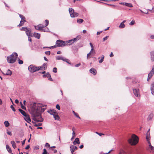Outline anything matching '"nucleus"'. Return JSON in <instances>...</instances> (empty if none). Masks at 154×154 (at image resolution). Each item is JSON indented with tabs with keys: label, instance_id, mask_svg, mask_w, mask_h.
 I'll return each instance as SVG.
<instances>
[{
	"label": "nucleus",
	"instance_id": "0e129e2a",
	"mask_svg": "<svg viewBox=\"0 0 154 154\" xmlns=\"http://www.w3.org/2000/svg\"><path fill=\"white\" fill-rule=\"evenodd\" d=\"M103 61V59H101L99 60V63H101Z\"/></svg>",
	"mask_w": 154,
	"mask_h": 154
},
{
	"label": "nucleus",
	"instance_id": "a211bd4d",
	"mask_svg": "<svg viewBox=\"0 0 154 154\" xmlns=\"http://www.w3.org/2000/svg\"><path fill=\"white\" fill-rule=\"evenodd\" d=\"M26 33L28 36H31L32 37V35L31 33V29H28L27 30L26 32Z\"/></svg>",
	"mask_w": 154,
	"mask_h": 154
},
{
	"label": "nucleus",
	"instance_id": "aec40b11",
	"mask_svg": "<svg viewBox=\"0 0 154 154\" xmlns=\"http://www.w3.org/2000/svg\"><path fill=\"white\" fill-rule=\"evenodd\" d=\"M24 116L25 117L24 119L26 122L28 123H29V122H31V119L29 116L27 114H26L25 116Z\"/></svg>",
	"mask_w": 154,
	"mask_h": 154
},
{
	"label": "nucleus",
	"instance_id": "2eb2a0df",
	"mask_svg": "<svg viewBox=\"0 0 154 154\" xmlns=\"http://www.w3.org/2000/svg\"><path fill=\"white\" fill-rule=\"evenodd\" d=\"M47 64L46 63H44L42 66H38L39 67H40V70H42L43 69L44 70L46 69L47 68Z\"/></svg>",
	"mask_w": 154,
	"mask_h": 154
},
{
	"label": "nucleus",
	"instance_id": "dca6fc26",
	"mask_svg": "<svg viewBox=\"0 0 154 154\" xmlns=\"http://www.w3.org/2000/svg\"><path fill=\"white\" fill-rule=\"evenodd\" d=\"M150 89L152 94L154 95V82L151 84Z\"/></svg>",
	"mask_w": 154,
	"mask_h": 154
},
{
	"label": "nucleus",
	"instance_id": "412c9836",
	"mask_svg": "<svg viewBox=\"0 0 154 154\" xmlns=\"http://www.w3.org/2000/svg\"><path fill=\"white\" fill-rule=\"evenodd\" d=\"M80 143L79 139L78 138L75 139V140L73 142V144L74 145H75L76 144H79Z\"/></svg>",
	"mask_w": 154,
	"mask_h": 154
},
{
	"label": "nucleus",
	"instance_id": "20e7f679",
	"mask_svg": "<svg viewBox=\"0 0 154 154\" xmlns=\"http://www.w3.org/2000/svg\"><path fill=\"white\" fill-rule=\"evenodd\" d=\"M40 67L33 65H30L28 67L29 71L31 72H34L40 70Z\"/></svg>",
	"mask_w": 154,
	"mask_h": 154
},
{
	"label": "nucleus",
	"instance_id": "0eeeda50",
	"mask_svg": "<svg viewBox=\"0 0 154 154\" xmlns=\"http://www.w3.org/2000/svg\"><path fill=\"white\" fill-rule=\"evenodd\" d=\"M56 58L57 60H62L63 61L66 62L69 64H71V63L69 59H66V58L62 56H57L56 57Z\"/></svg>",
	"mask_w": 154,
	"mask_h": 154
},
{
	"label": "nucleus",
	"instance_id": "2f4dec72",
	"mask_svg": "<svg viewBox=\"0 0 154 154\" xmlns=\"http://www.w3.org/2000/svg\"><path fill=\"white\" fill-rule=\"evenodd\" d=\"M125 5L129 7H133V5L131 4V3H125Z\"/></svg>",
	"mask_w": 154,
	"mask_h": 154
},
{
	"label": "nucleus",
	"instance_id": "4be33fe9",
	"mask_svg": "<svg viewBox=\"0 0 154 154\" xmlns=\"http://www.w3.org/2000/svg\"><path fill=\"white\" fill-rule=\"evenodd\" d=\"M151 60L152 61H154V51H152L150 53Z\"/></svg>",
	"mask_w": 154,
	"mask_h": 154
},
{
	"label": "nucleus",
	"instance_id": "79ce46f5",
	"mask_svg": "<svg viewBox=\"0 0 154 154\" xmlns=\"http://www.w3.org/2000/svg\"><path fill=\"white\" fill-rule=\"evenodd\" d=\"M90 45L91 46V51H93V50H94V47H93V45L91 43H90Z\"/></svg>",
	"mask_w": 154,
	"mask_h": 154
},
{
	"label": "nucleus",
	"instance_id": "a19ab883",
	"mask_svg": "<svg viewBox=\"0 0 154 154\" xmlns=\"http://www.w3.org/2000/svg\"><path fill=\"white\" fill-rule=\"evenodd\" d=\"M56 47H57V45H54L53 46H51V47H43V48H50V49H51V48H55Z\"/></svg>",
	"mask_w": 154,
	"mask_h": 154
},
{
	"label": "nucleus",
	"instance_id": "5701e85b",
	"mask_svg": "<svg viewBox=\"0 0 154 154\" xmlns=\"http://www.w3.org/2000/svg\"><path fill=\"white\" fill-rule=\"evenodd\" d=\"M39 27L38 28V29H39V30L41 31L45 32V31L43 29L44 27V26L43 25L41 24H39Z\"/></svg>",
	"mask_w": 154,
	"mask_h": 154
},
{
	"label": "nucleus",
	"instance_id": "9d476101",
	"mask_svg": "<svg viewBox=\"0 0 154 154\" xmlns=\"http://www.w3.org/2000/svg\"><path fill=\"white\" fill-rule=\"evenodd\" d=\"M133 93L135 96L137 97H138L140 96V94L138 89L136 88L133 89Z\"/></svg>",
	"mask_w": 154,
	"mask_h": 154
},
{
	"label": "nucleus",
	"instance_id": "37998d69",
	"mask_svg": "<svg viewBox=\"0 0 154 154\" xmlns=\"http://www.w3.org/2000/svg\"><path fill=\"white\" fill-rule=\"evenodd\" d=\"M18 63L20 64H22L23 63V60H20L19 59L18 60Z\"/></svg>",
	"mask_w": 154,
	"mask_h": 154
},
{
	"label": "nucleus",
	"instance_id": "c9c22d12",
	"mask_svg": "<svg viewBox=\"0 0 154 154\" xmlns=\"http://www.w3.org/2000/svg\"><path fill=\"white\" fill-rule=\"evenodd\" d=\"M20 104L21 106V108L24 110H26V107L25 106V105H23L22 103L21 102H20Z\"/></svg>",
	"mask_w": 154,
	"mask_h": 154
},
{
	"label": "nucleus",
	"instance_id": "7ed1b4c3",
	"mask_svg": "<svg viewBox=\"0 0 154 154\" xmlns=\"http://www.w3.org/2000/svg\"><path fill=\"white\" fill-rule=\"evenodd\" d=\"M129 143L131 145H135L138 142V138L135 134L132 135L131 138L128 140Z\"/></svg>",
	"mask_w": 154,
	"mask_h": 154
},
{
	"label": "nucleus",
	"instance_id": "f03ea898",
	"mask_svg": "<svg viewBox=\"0 0 154 154\" xmlns=\"http://www.w3.org/2000/svg\"><path fill=\"white\" fill-rule=\"evenodd\" d=\"M18 55L16 52L13 53L11 55L7 57L8 62L10 63H13L16 61Z\"/></svg>",
	"mask_w": 154,
	"mask_h": 154
},
{
	"label": "nucleus",
	"instance_id": "58836bf2",
	"mask_svg": "<svg viewBox=\"0 0 154 154\" xmlns=\"http://www.w3.org/2000/svg\"><path fill=\"white\" fill-rule=\"evenodd\" d=\"M45 26H48L49 24V21L48 20H45Z\"/></svg>",
	"mask_w": 154,
	"mask_h": 154
},
{
	"label": "nucleus",
	"instance_id": "6e6552de",
	"mask_svg": "<svg viewBox=\"0 0 154 154\" xmlns=\"http://www.w3.org/2000/svg\"><path fill=\"white\" fill-rule=\"evenodd\" d=\"M56 44L57 47H63L65 46L64 42L59 40L57 41Z\"/></svg>",
	"mask_w": 154,
	"mask_h": 154
},
{
	"label": "nucleus",
	"instance_id": "c03bdc74",
	"mask_svg": "<svg viewBox=\"0 0 154 154\" xmlns=\"http://www.w3.org/2000/svg\"><path fill=\"white\" fill-rule=\"evenodd\" d=\"M75 133L74 132V131H73V132H72V136L71 139V140H72L74 139V137L75 136Z\"/></svg>",
	"mask_w": 154,
	"mask_h": 154
},
{
	"label": "nucleus",
	"instance_id": "6e6d98bb",
	"mask_svg": "<svg viewBox=\"0 0 154 154\" xmlns=\"http://www.w3.org/2000/svg\"><path fill=\"white\" fill-rule=\"evenodd\" d=\"M7 133L10 136H11L12 135L11 132V131H7Z\"/></svg>",
	"mask_w": 154,
	"mask_h": 154
},
{
	"label": "nucleus",
	"instance_id": "bb28decb",
	"mask_svg": "<svg viewBox=\"0 0 154 154\" xmlns=\"http://www.w3.org/2000/svg\"><path fill=\"white\" fill-rule=\"evenodd\" d=\"M54 116V119L55 120H59V119L60 118V117L59 116H58L57 113V112L55 113L54 115H53Z\"/></svg>",
	"mask_w": 154,
	"mask_h": 154
},
{
	"label": "nucleus",
	"instance_id": "e433bc0d",
	"mask_svg": "<svg viewBox=\"0 0 154 154\" xmlns=\"http://www.w3.org/2000/svg\"><path fill=\"white\" fill-rule=\"evenodd\" d=\"M19 15L21 19V20H25V18L24 16L19 14Z\"/></svg>",
	"mask_w": 154,
	"mask_h": 154
},
{
	"label": "nucleus",
	"instance_id": "9b49d317",
	"mask_svg": "<svg viewBox=\"0 0 154 154\" xmlns=\"http://www.w3.org/2000/svg\"><path fill=\"white\" fill-rule=\"evenodd\" d=\"M70 148L71 153L73 154L74 151L78 149V147L72 145L70 146Z\"/></svg>",
	"mask_w": 154,
	"mask_h": 154
},
{
	"label": "nucleus",
	"instance_id": "49530a36",
	"mask_svg": "<svg viewBox=\"0 0 154 154\" xmlns=\"http://www.w3.org/2000/svg\"><path fill=\"white\" fill-rule=\"evenodd\" d=\"M68 42L69 43V45H71L73 43V42H72V39L68 41Z\"/></svg>",
	"mask_w": 154,
	"mask_h": 154
},
{
	"label": "nucleus",
	"instance_id": "b1692460",
	"mask_svg": "<svg viewBox=\"0 0 154 154\" xmlns=\"http://www.w3.org/2000/svg\"><path fill=\"white\" fill-rule=\"evenodd\" d=\"M6 148L8 150V152L10 153L13 154L12 153V151L11 149V148L8 145H6Z\"/></svg>",
	"mask_w": 154,
	"mask_h": 154
},
{
	"label": "nucleus",
	"instance_id": "774afa93",
	"mask_svg": "<svg viewBox=\"0 0 154 154\" xmlns=\"http://www.w3.org/2000/svg\"><path fill=\"white\" fill-rule=\"evenodd\" d=\"M113 56H114V55L112 52H111L109 55V56L110 57H113Z\"/></svg>",
	"mask_w": 154,
	"mask_h": 154
},
{
	"label": "nucleus",
	"instance_id": "e2e57ef3",
	"mask_svg": "<svg viewBox=\"0 0 154 154\" xmlns=\"http://www.w3.org/2000/svg\"><path fill=\"white\" fill-rule=\"evenodd\" d=\"M30 147L29 145H28L25 148V149H29Z\"/></svg>",
	"mask_w": 154,
	"mask_h": 154
},
{
	"label": "nucleus",
	"instance_id": "f257e3e1",
	"mask_svg": "<svg viewBox=\"0 0 154 154\" xmlns=\"http://www.w3.org/2000/svg\"><path fill=\"white\" fill-rule=\"evenodd\" d=\"M46 105H43L39 103H34L31 108L32 114L34 117V120L35 122H41L43 121V119L41 116V112H43L46 108L43 107L46 106Z\"/></svg>",
	"mask_w": 154,
	"mask_h": 154
},
{
	"label": "nucleus",
	"instance_id": "f8f14e48",
	"mask_svg": "<svg viewBox=\"0 0 154 154\" xmlns=\"http://www.w3.org/2000/svg\"><path fill=\"white\" fill-rule=\"evenodd\" d=\"M48 112L51 115H54L57 112L54 109H50L48 111Z\"/></svg>",
	"mask_w": 154,
	"mask_h": 154
},
{
	"label": "nucleus",
	"instance_id": "a878e982",
	"mask_svg": "<svg viewBox=\"0 0 154 154\" xmlns=\"http://www.w3.org/2000/svg\"><path fill=\"white\" fill-rule=\"evenodd\" d=\"M18 110L24 116H25L27 114L24 111L20 108L18 109Z\"/></svg>",
	"mask_w": 154,
	"mask_h": 154
},
{
	"label": "nucleus",
	"instance_id": "cd10ccee",
	"mask_svg": "<svg viewBox=\"0 0 154 154\" xmlns=\"http://www.w3.org/2000/svg\"><path fill=\"white\" fill-rule=\"evenodd\" d=\"M25 22H26L25 20H21L20 24L17 26L20 27V26H23Z\"/></svg>",
	"mask_w": 154,
	"mask_h": 154
},
{
	"label": "nucleus",
	"instance_id": "052dcab7",
	"mask_svg": "<svg viewBox=\"0 0 154 154\" xmlns=\"http://www.w3.org/2000/svg\"><path fill=\"white\" fill-rule=\"evenodd\" d=\"M81 65V64L80 63H78L77 64L75 65V66L76 67H78Z\"/></svg>",
	"mask_w": 154,
	"mask_h": 154
},
{
	"label": "nucleus",
	"instance_id": "39448f33",
	"mask_svg": "<svg viewBox=\"0 0 154 154\" xmlns=\"http://www.w3.org/2000/svg\"><path fill=\"white\" fill-rule=\"evenodd\" d=\"M149 130L150 129H149L148 131L147 132L146 134V138L147 140V141L148 142L149 145V148H150L152 150H153L154 149V147L153 146H152L150 142V133H149Z\"/></svg>",
	"mask_w": 154,
	"mask_h": 154
},
{
	"label": "nucleus",
	"instance_id": "4468645a",
	"mask_svg": "<svg viewBox=\"0 0 154 154\" xmlns=\"http://www.w3.org/2000/svg\"><path fill=\"white\" fill-rule=\"evenodd\" d=\"M32 36H33L39 39L40 37V34L36 32H34L32 35Z\"/></svg>",
	"mask_w": 154,
	"mask_h": 154
},
{
	"label": "nucleus",
	"instance_id": "338daca9",
	"mask_svg": "<svg viewBox=\"0 0 154 154\" xmlns=\"http://www.w3.org/2000/svg\"><path fill=\"white\" fill-rule=\"evenodd\" d=\"M15 102L16 103H19V100L17 99H16L15 100Z\"/></svg>",
	"mask_w": 154,
	"mask_h": 154
},
{
	"label": "nucleus",
	"instance_id": "69168bd1",
	"mask_svg": "<svg viewBox=\"0 0 154 154\" xmlns=\"http://www.w3.org/2000/svg\"><path fill=\"white\" fill-rule=\"evenodd\" d=\"M26 140V139H25L22 142V145H23L25 144Z\"/></svg>",
	"mask_w": 154,
	"mask_h": 154
},
{
	"label": "nucleus",
	"instance_id": "de8ad7c7",
	"mask_svg": "<svg viewBox=\"0 0 154 154\" xmlns=\"http://www.w3.org/2000/svg\"><path fill=\"white\" fill-rule=\"evenodd\" d=\"M53 72L55 73L57 72V69L56 67L54 68L53 69Z\"/></svg>",
	"mask_w": 154,
	"mask_h": 154
},
{
	"label": "nucleus",
	"instance_id": "a18cd8bd",
	"mask_svg": "<svg viewBox=\"0 0 154 154\" xmlns=\"http://www.w3.org/2000/svg\"><path fill=\"white\" fill-rule=\"evenodd\" d=\"M42 154H47V152L46 150L45 149H43V152Z\"/></svg>",
	"mask_w": 154,
	"mask_h": 154
},
{
	"label": "nucleus",
	"instance_id": "c756f323",
	"mask_svg": "<svg viewBox=\"0 0 154 154\" xmlns=\"http://www.w3.org/2000/svg\"><path fill=\"white\" fill-rule=\"evenodd\" d=\"M125 27V25L123 23H121L119 26V27L121 29L124 28Z\"/></svg>",
	"mask_w": 154,
	"mask_h": 154
},
{
	"label": "nucleus",
	"instance_id": "72a5a7b5",
	"mask_svg": "<svg viewBox=\"0 0 154 154\" xmlns=\"http://www.w3.org/2000/svg\"><path fill=\"white\" fill-rule=\"evenodd\" d=\"M4 124L6 127H8L10 125V124L8 121H5L4 122Z\"/></svg>",
	"mask_w": 154,
	"mask_h": 154
},
{
	"label": "nucleus",
	"instance_id": "ddd939ff",
	"mask_svg": "<svg viewBox=\"0 0 154 154\" xmlns=\"http://www.w3.org/2000/svg\"><path fill=\"white\" fill-rule=\"evenodd\" d=\"M154 74V71L152 70V69L150 71L148 75V81L149 80V79H150L152 77V76Z\"/></svg>",
	"mask_w": 154,
	"mask_h": 154
},
{
	"label": "nucleus",
	"instance_id": "3c124183",
	"mask_svg": "<svg viewBox=\"0 0 154 154\" xmlns=\"http://www.w3.org/2000/svg\"><path fill=\"white\" fill-rule=\"evenodd\" d=\"M56 108L58 110H60V106L59 104H57L56 105Z\"/></svg>",
	"mask_w": 154,
	"mask_h": 154
},
{
	"label": "nucleus",
	"instance_id": "f704fd0d",
	"mask_svg": "<svg viewBox=\"0 0 154 154\" xmlns=\"http://www.w3.org/2000/svg\"><path fill=\"white\" fill-rule=\"evenodd\" d=\"M34 126H41L42 124L40 123H36L35 122L34 123Z\"/></svg>",
	"mask_w": 154,
	"mask_h": 154
},
{
	"label": "nucleus",
	"instance_id": "680f3d73",
	"mask_svg": "<svg viewBox=\"0 0 154 154\" xmlns=\"http://www.w3.org/2000/svg\"><path fill=\"white\" fill-rule=\"evenodd\" d=\"M30 36H28V41H29L31 42L32 41V40L31 39V38H30Z\"/></svg>",
	"mask_w": 154,
	"mask_h": 154
},
{
	"label": "nucleus",
	"instance_id": "f3484780",
	"mask_svg": "<svg viewBox=\"0 0 154 154\" xmlns=\"http://www.w3.org/2000/svg\"><path fill=\"white\" fill-rule=\"evenodd\" d=\"M90 72L93 74L94 75H96L97 73V71L94 68H92L91 69L89 70Z\"/></svg>",
	"mask_w": 154,
	"mask_h": 154
},
{
	"label": "nucleus",
	"instance_id": "864d4df0",
	"mask_svg": "<svg viewBox=\"0 0 154 154\" xmlns=\"http://www.w3.org/2000/svg\"><path fill=\"white\" fill-rule=\"evenodd\" d=\"M81 38L80 36H78L75 38L76 41L79 40Z\"/></svg>",
	"mask_w": 154,
	"mask_h": 154
},
{
	"label": "nucleus",
	"instance_id": "6ab92c4d",
	"mask_svg": "<svg viewBox=\"0 0 154 154\" xmlns=\"http://www.w3.org/2000/svg\"><path fill=\"white\" fill-rule=\"evenodd\" d=\"M2 73L4 75H11L12 74V72L10 69H8L6 73H5L2 72Z\"/></svg>",
	"mask_w": 154,
	"mask_h": 154
},
{
	"label": "nucleus",
	"instance_id": "bf43d9fd",
	"mask_svg": "<svg viewBox=\"0 0 154 154\" xmlns=\"http://www.w3.org/2000/svg\"><path fill=\"white\" fill-rule=\"evenodd\" d=\"M108 36H106L104 38H103V41L106 40L108 38Z\"/></svg>",
	"mask_w": 154,
	"mask_h": 154
},
{
	"label": "nucleus",
	"instance_id": "4c0bfd02",
	"mask_svg": "<svg viewBox=\"0 0 154 154\" xmlns=\"http://www.w3.org/2000/svg\"><path fill=\"white\" fill-rule=\"evenodd\" d=\"M27 29L28 28L27 27H23L20 29V30L24 31L26 32V30H27Z\"/></svg>",
	"mask_w": 154,
	"mask_h": 154
},
{
	"label": "nucleus",
	"instance_id": "393cba45",
	"mask_svg": "<svg viewBox=\"0 0 154 154\" xmlns=\"http://www.w3.org/2000/svg\"><path fill=\"white\" fill-rule=\"evenodd\" d=\"M119 154H129V153L121 149L120 150Z\"/></svg>",
	"mask_w": 154,
	"mask_h": 154
},
{
	"label": "nucleus",
	"instance_id": "13d9d810",
	"mask_svg": "<svg viewBox=\"0 0 154 154\" xmlns=\"http://www.w3.org/2000/svg\"><path fill=\"white\" fill-rule=\"evenodd\" d=\"M45 146L47 147H50V145L48 143H46L45 144Z\"/></svg>",
	"mask_w": 154,
	"mask_h": 154
},
{
	"label": "nucleus",
	"instance_id": "7c9ffc66",
	"mask_svg": "<svg viewBox=\"0 0 154 154\" xmlns=\"http://www.w3.org/2000/svg\"><path fill=\"white\" fill-rule=\"evenodd\" d=\"M11 143L12 144L13 148L15 149L16 147V145L15 142L14 141H11Z\"/></svg>",
	"mask_w": 154,
	"mask_h": 154
},
{
	"label": "nucleus",
	"instance_id": "1a4fd4ad",
	"mask_svg": "<svg viewBox=\"0 0 154 154\" xmlns=\"http://www.w3.org/2000/svg\"><path fill=\"white\" fill-rule=\"evenodd\" d=\"M43 77H47L48 78V79L51 81H53V80L51 78V75L49 72L46 73L45 74L43 75Z\"/></svg>",
	"mask_w": 154,
	"mask_h": 154
},
{
	"label": "nucleus",
	"instance_id": "ea45409f",
	"mask_svg": "<svg viewBox=\"0 0 154 154\" xmlns=\"http://www.w3.org/2000/svg\"><path fill=\"white\" fill-rule=\"evenodd\" d=\"M92 52V51H90V52L87 54V59H88L89 58H90V57H89V56L90 55V54H91V53Z\"/></svg>",
	"mask_w": 154,
	"mask_h": 154
},
{
	"label": "nucleus",
	"instance_id": "c85d7f7f",
	"mask_svg": "<svg viewBox=\"0 0 154 154\" xmlns=\"http://www.w3.org/2000/svg\"><path fill=\"white\" fill-rule=\"evenodd\" d=\"M153 115L152 113H150L148 116L147 119L148 121L151 120L153 117Z\"/></svg>",
	"mask_w": 154,
	"mask_h": 154
},
{
	"label": "nucleus",
	"instance_id": "09e8293b",
	"mask_svg": "<svg viewBox=\"0 0 154 154\" xmlns=\"http://www.w3.org/2000/svg\"><path fill=\"white\" fill-rule=\"evenodd\" d=\"M10 107L14 112H15L16 111L15 109L12 105H11Z\"/></svg>",
	"mask_w": 154,
	"mask_h": 154
},
{
	"label": "nucleus",
	"instance_id": "8fccbe9b",
	"mask_svg": "<svg viewBox=\"0 0 154 154\" xmlns=\"http://www.w3.org/2000/svg\"><path fill=\"white\" fill-rule=\"evenodd\" d=\"M135 23V21L134 20H132L130 23V25H133Z\"/></svg>",
	"mask_w": 154,
	"mask_h": 154
},
{
	"label": "nucleus",
	"instance_id": "473e14b6",
	"mask_svg": "<svg viewBox=\"0 0 154 154\" xmlns=\"http://www.w3.org/2000/svg\"><path fill=\"white\" fill-rule=\"evenodd\" d=\"M83 21V20L82 19H78L77 20V22L80 24L82 23Z\"/></svg>",
	"mask_w": 154,
	"mask_h": 154
},
{
	"label": "nucleus",
	"instance_id": "423d86ee",
	"mask_svg": "<svg viewBox=\"0 0 154 154\" xmlns=\"http://www.w3.org/2000/svg\"><path fill=\"white\" fill-rule=\"evenodd\" d=\"M69 11L71 17H76L79 15V14L78 13L74 12V10L72 8H69Z\"/></svg>",
	"mask_w": 154,
	"mask_h": 154
},
{
	"label": "nucleus",
	"instance_id": "4d7b16f0",
	"mask_svg": "<svg viewBox=\"0 0 154 154\" xmlns=\"http://www.w3.org/2000/svg\"><path fill=\"white\" fill-rule=\"evenodd\" d=\"M39 27V25L37 26H35V29H36V30H39V29H38V28Z\"/></svg>",
	"mask_w": 154,
	"mask_h": 154
},
{
	"label": "nucleus",
	"instance_id": "5fc2aeb1",
	"mask_svg": "<svg viewBox=\"0 0 154 154\" xmlns=\"http://www.w3.org/2000/svg\"><path fill=\"white\" fill-rule=\"evenodd\" d=\"M74 115L75 116H76L77 118H78L79 119H81L80 117L79 116V115L77 113H75Z\"/></svg>",
	"mask_w": 154,
	"mask_h": 154
},
{
	"label": "nucleus",
	"instance_id": "603ef678",
	"mask_svg": "<svg viewBox=\"0 0 154 154\" xmlns=\"http://www.w3.org/2000/svg\"><path fill=\"white\" fill-rule=\"evenodd\" d=\"M45 53L47 55H49L50 54V51H46L45 52Z\"/></svg>",
	"mask_w": 154,
	"mask_h": 154
}]
</instances>
